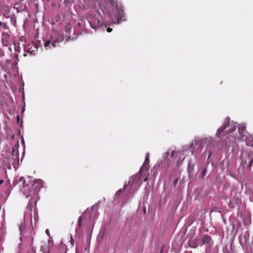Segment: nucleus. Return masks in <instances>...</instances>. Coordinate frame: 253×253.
<instances>
[{"label":"nucleus","instance_id":"1","mask_svg":"<svg viewBox=\"0 0 253 253\" xmlns=\"http://www.w3.org/2000/svg\"><path fill=\"white\" fill-rule=\"evenodd\" d=\"M109 0L111 5L113 7H115L116 9V14L112 18L113 22L114 23H119L120 21H125L124 10L121 3L118 2L117 0Z\"/></svg>","mask_w":253,"mask_h":253},{"label":"nucleus","instance_id":"2","mask_svg":"<svg viewBox=\"0 0 253 253\" xmlns=\"http://www.w3.org/2000/svg\"><path fill=\"white\" fill-rule=\"evenodd\" d=\"M43 187V181L41 179H36L35 180L32 185L30 186V189L28 192L26 191V196L27 197H30L31 198H35L36 202V200L38 198V192L40 190V189Z\"/></svg>","mask_w":253,"mask_h":253},{"label":"nucleus","instance_id":"3","mask_svg":"<svg viewBox=\"0 0 253 253\" xmlns=\"http://www.w3.org/2000/svg\"><path fill=\"white\" fill-rule=\"evenodd\" d=\"M236 128V126L234 123L226 122L217 129L216 135L220 138L223 136V134L225 135L231 133L235 130Z\"/></svg>","mask_w":253,"mask_h":253},{"label":"nucleus","instance_id":"4","mask_svg":"<svg viewBox=\"0 0 253 253\" xmlns=\"http://www.w3.org/2000/svg\"><path fill=\"white\" fill-rule=\"evenodd\" d=\"M88 19L91 27L94 29H96L101 25V17L99 14L90 16L88 17Z\"/></svg>","mask_w":253,"mask_h":253},{"label":"nucleus","instance_id":"5","mask_svg":"<svg viewBox=\"0 0 253 253\" xmlns=\"http://www.w3.org/2000/svg\"><path fill=\"white\" fill-rule=\"evenodd\" d=\"M52 46L55 47L59 45V43L64 40L63 35L60 33L55 32L51 37Z\"/></svg>","mask_w":253,"mask_h":253},{"label":"nucleus","instance_id":"6","mask_svg":"<svg viewBox=\"0 0 253 253\" xmlns=\"http://www.w3.org/2000/svg\"><path fill=\"white\" fill-rule=\"evenodd\" d=\"M53 244L52 241L48 240L47 244L44 243V245H42L41 251L42 253H49L50 247L52 246Z\"/></svg>","mask_w":253,"mask_h":253},{"label":"nucleus","instance_id":"7","mask_svg":"<svg viewBox=\"0 0 253 253\" xmlns=\"http://www.w3.org/2000/svg\"><path fill=\"white\" fill-rule=\"evenodd\" d=\"M238 131L240 135L241 136V139L242 140H245L247 138L246 134L247 133V130L246 127L244 126H240L238 127Z\"/></svg>","mask_w":253,"mask_h":253},{"label":"nucleus","instance_id":"8","mask_svg":"<svg viewBox=\"0 0 253 253\" xmlns=\"http://www.w3.org/2000/svg\"><path fill=\"white\" fill-rule=\"evenodd\" d=\"M253 162V160L252 159H251L249 156H247L245 158V160H244L243 159L242 160V164L244 165V167L247 166L248 165H249L248 168L250 167L252 165Z\"/></svg>","mask_w":253,"mask_h":253},{"label":"nucleus","instance_id":"9","mask_svg":"<svg viewBox=\"0 0 253 253\" xmlns=\"http://www.w3.org/2000/svg\"><path fill=\"white\" fill-rule=\"evenodd\" d=\"M149 153L147 152L146 154L145 161L142 168H141V170H142L143 169H146L148 170L149 167L148 164H149Z\"/></svg>","mask_w":253,"mask_h":253},{"label":"nucleus","instance_id":"10","mask_svg":"<svg viewBox=\"0 0 253 253\" xmlns=\"http://www.w3.org/2000/svg\"><path fill=\"white\" fill-rule=\"evenodd\" d=\"M3 15L8 18L10 16V8L8 6H5L3 7Z\"/></svg>","mask_w":253,"mask_h":253},{"label":"nucleus","instance_id":"11","mask_svg":"<svg viewBox=\"0 0 253 253\" xmlns=\"http://www.w3.org/2000/svg\"><path fill=\"white\" fill-rule=\"evenodd\" d=\"M22 182V185H23V191H24L25 194L26 195V191H28V189H29V187H28V185H26L25 180L24 179L23 177H20L19 182Z\"/></svg>","mask_w":253,"mask_h":253},{"label":"nucleus","instance_id":"12","mask_svg":"<svg viewBox=\"0 0 253 253\" xmlns=\"http://www.w3.org/2000/svg\"><path fill=\"white\" fill-rule=\"evenodd\" d=\"M211 241V238L210 236L205 235L202 239L203 244H210Z\"/></svg>","mask_w":253,"mask_h":253},{"label":"nucleus","instance_id":"13","mask_svg":"<svg viewBox=\"0 0 253 253\" xmlns=\"http://www.w3.org/2000/svg\"><path fill=\"white\" fill-rule=\"evenodd\" d=\"M71 29H72V25H71V24L70 23H67L65 25V28H64V30H65V32L67 34L69 35L70 33L71 32Z\"/></svg>","mask_w":253,"mask_h":253},{"label":"nucleus","instance_id":"14","mask_svg":"<svg viewBox=\"0 0 253 253\" xmlns=\"http://www.w3.org/2000/svg\"><path fill=\"white\" fill-rule=\"evenodd\" d=\"M32 44L34 45V48L35 49H31L32 47L29 49L28 52H30L31 54H34V52L36 50H37L38 48V42L36 43H32Z\"/></svg>","mask_w":253,"mask_h":253},{"label":"nucleus","instance_id":"15","mask_svg":"<svg viewBox=\"0 0 253 253\" xmlns=\"http://www.w3.org/2000/svg\"><path fill=\"white\" fill-rule=\"evenodd\" d=\"M50 44H52L51 38L50 39V40L47 41L46 42H44V47H47V46H50Z\"/></svg>","mask_w":253,"mask_h":253},{"label":"nucleus","instance_id":"16","mask_svg":"<svg viewBox=\"0 0 253 253\" xmlns=\"http://www.w3.org/2000/svg\"><path fill=\"white\" fill-rule=\"evenodd\" d=\"M82 221H83V218L81 216L79 217L78 220V225L79 227H81L82 226Z\"/></svg>","mask_w":253,"mask_h":253},{"label":"nucleus","instance_id":"17","mask_svg":"<svg viewBox=\"0 0 253 253\" xmlns=\"http://www.w3.org/2000/svg\"><path fill=\"white\" fill-rule=\"evenodd\" d=\"M14 8L16 9L18 12L20 11V7L19 3H15L14 5Z\"/></svg>","mask_w":253,"mask_h":253},{"label":"nucleus","instance_id":"18","mask_svg":"<svg viewBox=\"0 0 253 253\" xmlns=\"http://www.w3.org/2000/svg\"><path fill=\"white\" fill-rule=\"evenodd\" d=\"M2 42L3 44L5 46H7L8 44L7 39H2Z\"/></svg>","mask_w":253,"mask_h":253},{"label":"nucleus","instance_id":"19","mask_svg":"<svg viewBox=\"0 0 253 253\" xmlns=\"http://www.w3.org/2000/svg\"><path fill=\"white\" fill-rule=\"evenodd\" d=\"M82 23H83V20H80L77 23L78 26L79 28H82Z\"/></svg>","mask_w":253,"mask_h":253},{"label":"nucleus","instance_id":"20","mask_svg":"<svg viewBox=\"0 0 253 253\" xmlns=\"http://www.w3.org/2000/svg\"><path fill=\"white\" fill-rule=\"evenodd\" d=\"M3 36L4 37V39H9L10 37L9 35L7 33H3Z\"/></svg>","mask_w":253,"mask_h":253},{"label":"nucleus","instance_id":"21","mask_svg":"<svg viewBox=\"0 0 253 253\" xmlns=\"http://www.w3.org/2000/svg\"><path fill=\"white\" fill-rule=\"evenodd\" d=\"M206 172H207V169H206L205 168V169H204L203 170V171H202V174H202V177H204V176L205 175V174H206Z\"/></svg>","mask_w":253,"mask_h":253},{"label":"nucleus","instance_id":"22","mask_svg":"<svg viewBox=\"0 0 253 253\" xmlns=\"http://www.w3.org/2000/svg\"><path fill=\"white\" fill-rule=\"evenodd\" d=\"M178 181V178H176L174 180V182H173V185H174V186H175L176 185V184H177V183Z\"/></svg>","mask_w":253,"mask_h":253},{"label":"nucleus","instance_id":"23","mask_svg":"<svg viewBox=\"0 0 253 253\" xmlns=\"http://www.w3.org/2000/svg\"><path fill=\"white\" fill-rule=\"evenodd\" d=\"M1 27L4 29H6L7 28L6 24L4 23H3V25Z\"/></svg>","mask_w":253,"mask_h":253},{"label":"nucleus","instance_id":"24","mask_svg":"<svg viewBox=\"0 0 253 253\" xmlns=\"http://www.w3.org/2000/svg\"><path fill=\"white\" fill-rule=\"evenodd\" d=\"M175 151H172L170 153V157L173 158L175 155Z\"/></svg>","mask_w":253,"mask_h":253},{"label":"nucleus","instance_id":"25","mask_svg":"<svg viewBox=\"0 0 253 253\" xmlns=\"http://www.w3.org/2000/svg\"><path fill=\"white\" fill-rule=\"evenodd\" d=\"M60 250H63V251H64L65 250H66V247L63 246V245H62L60 247Z\"/></svg>","mask_w":253,"mask_h":253},{"label":"nucleus","instance_id":"26","mask_svg":"<svg viewBox=\"0 0 253 253\" xmlns=\"http://www.w3.org/2000/svg\"><path fill=\"white\" fill-rule=\"evenodd\" d=\"M107 32H108V33H110L111 32H112V28H108L107 29Z\"/></svg>","mask_w":253,"mask_h":253},{"label":"nucleus","instance_id":"27","mask_svg":"<svg viewBox=\"0 0 253 253\" xmlns=\"http://www.w3.org/2000/svg\"><path fill=\"white\" fill-rule=\"evenodd\" d=\"M71 243L72 245H74V240H73V237L72 236H71Z\"/></svg>","mask_w":253,"mask_h":253},{"label":"nucleus","instance_id":"28","mask_svg":"<svg viewBox=\"0 0 253 253\" xmlns=\"http://www.w3.org/2000/svg\"><path fill=\"white\" fill-rule=\"evenodd\" d=\"M21 41L23 42H25V39L24 38V37H22L21 38Z\"/></svg>","mask_w":253,"mask_h":253},{"label":"nucleus","instance_id":"29","mask_svg":"<svg viewBox=\"0 0 253 253\" xmlns=\"http://www.w3.org/2000/svg\"><path fill=\"white\" fill-rule=\"evenodd\" d=\"M191 242H190V246L191 247H192V248H196V247H197V246H192V245H191Z\"/></svg>","mask_w":253,"mask_h":253},{"label":"nucleus","instance_id":"30","mask_svg":"<svg viewBox=\"0 0 253 253\" xmlns=\"http://www.w3.org/2000/svg\"><path fill=\"white\" fill-rule=\"evenodd\" d=\"M3 182V180L2 179H0V185H1V184H2Z\"/></svg>","mask_w":253,"mask_h":253},{"label":"nucleus","instance_id":"31","mask_svg":"<svg viewBox=\"0 0 253 253\" xmlns=\"http://www.w3.org/2000/svg\"><path fill=\"white\" fill-rule=\"evenodd\" d=\"M3 23H2V22L0 21V27H1L2 26Z\"/></svg>","mask_w":253,"mask_h":253},{"label":"nucleus","instance_id":"32","mask_svg":"<svg viewBox=\"0 0 253 253\" xmlns=\"http://www.w3.org/2000/svg\"><path fill=\"white\" fill-rule=\"evenodd\" d=\"M185 253H192V251H186Z\"/></svg>","mask_w":253,"mask_h":253},{"label":"nucleus","instance_id":"33","mask_svg":"<svg viewBox=\"0 0 253 253\" xmlns=\"http://www.w3.org/2000/svg\"><path fill=\"white\" fill-rule=\"evenodd\" d=\"M48 232H48V231L47 230H46V233L47 234V233H48Z\"/></svg>","mask_w":253,"mask_h":253},{"label":"nucleus","instance_id":"34","mask_svg":"<svg viewBox=\"0 0 253 253\" xmlns=\"http://www.w3.org/2000/svg\"><path fill=\"white\" fill-rule=\"evenodd\" d=\"M147 179V178H145V180H144V181H146Z\"/></svg>","mask_w":253,"mask_h":253},{"label":"nucleus","instance_id":"35","mask_svg":"<svg viewBox=\"0 0 253 253\" xmlns=\"http://www.w3.org/2000/svg\"><path fill=\"white\" fill-rule=\"evenodd\" d=\"M166 154H167V155H169V152H167V153H166Z\"/></svg>","mask_w":253,"mask_h":253},{"label":"nucleus","instance_id":"36","mask_svg":"<svg viewBox=\"0 0 253 253\" xmlns=\"http://www.w3.org/2000/svg\"><path fill=\"white\" fill-rule=\"evenodd\" d=\"M19 0V1H20V2H21V1H23L24 0Z\"/></svg>","mask_w":253,"mask_h":253},{"label":"nucleus","instance_id":"37","mask_svg":"<svg viewBox=\"0 0 253 253\" xmlns=\"http://www.w3.org/2000/svg\"><path fill=\"white\" fill-rule=\"evenodd\" d=\"M24 56H26V53L24 54Z\"/></svg>","mask_w":253,"mask_h":253},{"label":"nucleus","instance_id":"38","mask_svg":"<svg viewBox=\"0 0 253 253\" xmlns=\"http://www.w3.org/2000/svg\"><path fill=\"white\" fill-rule=\"evenodd\" d=\"M17 120H19V117H18V116H17Z\"/></svg>","mask_w":253,"mask_h":253}]
</instances>
